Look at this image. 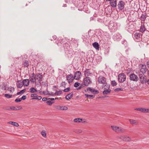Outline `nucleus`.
I'll return each mask as SVG.
<instances>
[{"mask_svg": "<svg viewBox=\"0 0 149 149\" xmlns=\"http://www.w3.org/2000/svg\"><path fill=\"white\" fill-rule=\"evenodd\" d=\"M9 91L10 92V93H13V92L14 91V88L13 87H12L10 88H9Z\"/></svg>", "mask_w": 149, "mask_h": 149, "instance_id": "ea45409f", "label": "nucleus"}, {"mask_svg": "<svg viewBox=\"0 0 149 149\" xmlns=\"http://www.w3.org/2000/svg\"><path fill=\"white\" fill-rule=\"evenodd\" d=\"M139 76L141 83L144 84L146 82V77L143 74H139Z\"/></svg>", "mask_w": 149, "mask_h": 149, "instance_id": "423d86ee", "label": "nucleus"}, {"mask_svg": "<svg viewBox=\"0 0 149 149\" xmlns=\"http://www.w3.org/2000/svg\"><path fill=\"white\" fill-rule=\"evenodd\" d=\"M70 89V87H68L63 90L64 92H68L69 91Z\"/></svg>", "mask_w": 149, "mask_h": 149, "instance_id": "79ce46f5", "label": "nucleus"}, {"mask_svg": "<svg viewBox=\"0 0 149 149\" xmlns=\"http://www.w3.org/2000/svg\"><path fill=\"white\" fill-rule=\"evenodd\" d=\"M118 8L119 9L122 10L124 8V3L123 1H120L119 2L118 5Z\"/></svg>", "mask_w": 149, "mask_h": 149, "instance_id": "4468645a", "label": "nucleus"}, {"mask_svg": "<svg viewBox=\"0 0 149 149\" xmlns=\"http://www.w3.org/2000/svg\"><path fill=\"white\" fill-rule=\"evenodd\" d=\"M50 94L49 95H54V93H53V92H52L51 93H49Z\"/></svg>", "mask_w": 149, "mask_h": 149, "instance_id": "13d9d810", "label": "nucleus"}, {"mask_svg": "<svg viewBox=\"0 0 149 149\" xmlns=\"http://www.w3.org/2000/svg\"><path fill=\"white\" fill-rule=\"evenodd\" d=\"M111 84L112 86H116L117 84V83L115 80H113L111 81Z\"/></svg>", "mask_w": 149, "mask_h": 149, "instance_id": "c9c22d12", "label": "nucleus"}, {"mask_svg": "<svg viewBox=\"0 0 149 149\" xmlns=\"http://www.w3.org/2000/svg\"><path fill=\"white\" fill-rule=\"evenodd\" d=\"M81 76V72L79 71H77L74 74V78L77 80H79Z\"/></svg>", "mask_w": 149, "mask_h": 149, "instance_id": "9d476101", "label": "nucleus"}, {"mask_svg": "<svg viewBox=\"0 0 149 149\" xmlns=\"http://www.w3.org/2000/svg\"><path fill=\"white\" fill-rule=\"evenodd\" d=\"M106 78L102 76H100L98 78V82L99 83L104 84L106 82Z\"/></svg>", "mask_w": 149, "mask_h": 149, "instance_id": "20e7f679", "label": "nucleus"}, {"mask_svg": "<svg viewBox=\"0 0 149 149\" xmlns=\"http://www.w3.org/2000/svg\"><path fill=\"white\" fill-rule=\"evenodd\" d=\"M8 123L17 127H18L19 126V125L17 123L14 122L10 121L8 122Z\"/></svg>", "mask_w": 149, "mask_h": 149, "instance_id": "a878e982", "label": "nucleus"}, {"mask_svg": "<svg viewBox=\"0 0 149 149\" xmlns=\"http://www.w3.org/2000/svg\"><path fill=\"white\" fill-rule=\"evenodd\" d=\"M110 3L112 7L115 8L117 6V0H111Z\"/></svg>", "mask_w": 149, "mask_h": 149, "instance_id": "dca6fc26", "label": "nucleus"}, {"mask_svg": "<svg viewBox=\"0 0 149 149\" xmlns=\"http://www.w3.org/2000/svg\"><path fill=\"white\" fill-rule=\"evenodd\" d=\"M146 18V15L144 14H142L141 17V21H145Z\"/></svg>", "mask_w": 149, "mask_h": 149, "instance_id": "7c9ffc66", "label": "nucleus"}, {"mask_svg": "<svg viewBox=\"0 0 149 149\" xmlns=\"http://www.w3.org/2000/svg\"><path fill=\"white\" fill-rule=\"evenodd\" d=\"M134 110L139 111L143 113H149V109H145L142 108H136Z\"/></svg>", "mask_w": 149, "mask_h": 149, "instance_id": "39448f33", "label": "nucleus"}, {"mask_svg": "<svg viewBox=\"0 0 149 149\" xmlns=\"http://www.w3.org/2000/svg\"><path fill=\"white\" fill-rule=\"evenodd\" d=\"M85 95L86 96V97H89V95H87V94H85Z\"/></svg>", "mask_w": 149, "mask_h": 149, "instance_id": "0e129e2a", "label": "nucleus"}, {"mask_svg": "<svg viewBox=\"0 0 149 149\" xmlns=\"http://www.w3.org/2000/svg\"><path fill=\"white\" fill-rule=\"evenodd\" d=\"M53 38L54 39H56L57 37L56 36H53Z\"/></svg>", "mask_w": 149, "mask_h": 149, "instance_id": "bf43d9fd", "label": "nucleus"}, {"mask_svg": "<svg viewBox=\"0 0 149 149\" xmlns=\"http://www.w3.org/2000/svg\"><path fill=\"white\" fill-rule=\"evenodd\" d=\"M112 130L117 133H123L124 130L121 127H119L115 125L111 126Z\"/></svg>", "mask_w": 149, "mask_h": 149, "instance_id": "f257e3e1", "label": "nucleus"}, {"mask_svg": "<svg viewBox=\"0 0 149 149\" xmlns=\"http://www.w3.org/2000/svg\"><path fill=\"white\" fill-rule=\"evenodd\" d=\"M93 47L96 49L99 50V45L98 43L97 42H95L93 44Z\"/></svg>", "mask_w": 149, "mask_h": 149, "instance_id": "b1692460", "label": "nucleus"}, {"mask_svg": "<svg viewBox=\"0 0 149 149\" xmlns=\"http://www.w3.org/2000/svg\"><path fill=\"white\" fill-rule=\"evenodd\" d=\"M25 91L26 89H24L21 90L20 91L18 92L17 93V95H19L21 94H23L25 92Z\"/></svg>", "mask_w": 149, "mask_h": 149, "instance_id": "72a5a7b5", "label": "nucleus"}, {"mask_svg": "<svg viewBox=\"0 0 149 149\" xmlns=\"http://www.w3.org/2000/svg\"><path fill=\"white\" fill-rule=\"evenodd\" d=\"M54 107L57 109H59L62 110H66L68 108L67 107L63 106L56 105L54 106Z\"/></svg>", "mask_w": 149, "mask_h": 149, "instance_id": "6e6552de", "label": "nucleus"}, {"mask_svg": "<svg viewBox=\"0 0 149 149\" xmlns=\"http://www.w3.org/2000/svg\"><path fill=\"white\" fill-rule=\"evenodd\" d=\"M65 82H62L61 83L60 86L61 87L63 86V87H65Z\"/></svg>", "mask_w": 149, "mask_h": 149, "instance_id": "de8ad7c7", "label": "nucleus"}, {"mask_svg": "<svg viewBox=\"0 0 149 149\" xmlns=\"http://www.w3.org/2000/svg\"><path fill=\"white\" fill-rule=\"evenodd\" d=\"M74 77L72 74H68L67 76V79L68 80V83H70L73 81Z\"/></svg>", "mask_w": 149, "mask_h": 149, "instance_id": "ddd939ff", "label": "nucleus"}, {"mask_svg": "<svg viewBox=\"0 0 149 149\" xmlns=\"http://www.w3.org/2000/svg\"><path fill=\"white\" fill-rule=\"evenodd\" d=\"M130 124L132 125H137L138 124L137 121L133 119H129V120Z\"/></svg>", "mask_w": 149, "mask_h": 149, "instance_id": "6ab92c4d", "label": "nucleus"}, {"mask_svg": "<svg viewBox=\"0 0 149 149\" xmlns=\"http://www.w3.org/2000/svg\"><path fill=\"white\" fill-rule=\"evenodd\" d=\"M120 139L125 141H130L131 140L129 136H127L124 135H121L119 137Z\"/></svg>", "mask_w": 149, "mask_h": 149, "instance_id": "1a4fd4ad", "label": "nucleus"}, {"mask_svg": "<svg viewBox=\"0 0 149 149\" xmlns=\"http://www.w3.org/2000/svg\"><path fill=\"white\" fill-rule=\"evenodd\" d=\"M36 76L37 79L39 81L41 80V79L42 77V76L40 74H38Z\"/></svg>", "mask_w": 149, "mask_h": 149, "instance_id": "c756f323", "label": "nucleus"}, {"mask_svg": "<svg viewBox=\"0 0 149 149\" xmlns=\"http://www.w3.org/2000/svg\"><path fill=\"white\" fill-rule=\"evenodd\" d=\"M73 95V92H72L70 94L67 95L65 97V98L67 100H69V99L71 98Z\"/></svg>", "mask_w": 149, "mask_h": 149, "instance_id": "4be33fe9", "label": "nucleus"}, {"mask_svg": "<svg viewBox=\"0 0 149 149\" xmlns=\"http://www.w3.org/2000/svg\"><path fill=\"white\" fill-rule=\"evenodd\" d=\"M16 110H20V109H22V107L21 106H19L17 107H16Z\"/></svg>", "mask_w": 149, "mask_h": 149, "instance_id": "8fccbe9b", "label": "nucleus"}, {"mask_svg": "<svg viewBox=\"0 0 149 149\" xmlns=\"http://www.w3.org/2000/svg\"><path fill=\"white\" fill-rule=\"evenodd\" d=\"M37 97V95L36 94H32L31 95V97H33V98L32 99H36V98Z\"/></svg>", "mask_w": 149, "mask_h": 149, "instance_id": "f704fd0d", "label": "nucleus"}, {"mask_svg": "<svg viewBox=\"0 0 149 149\" xmlns=\"http://www.w3.org/2000/svg\"><path fill=\"white\" fill-rule=\"evenodd\" d=\"M130 78L131 80L137 81L139 80L138 76L134 73L131 74L130 75Z\"/></svg>", "mask_w": 149, "mask_h": 149, "instance_id": "7ed1b4c3", "label": "nucleus"}, {"mask_svg": "<svg viewBox=\"0 0 149 149\" xmlns=\"http://www.w3.org/2000/svg\"><path fill=\"white\" fill-rule=\"evenodd\" d=\"M64 40L63 39H59L57 41V44L58 46L61 45L63 43H64Z\"/></svg>", "mask_w": 149, "mask_h": 149, "instance_id": "412c9836", "label": "nucleus"}, {"mask_svg": "<svg viewBox=\"0 0 149 149\" xmlns=\"http://www.w3.org/2000/svg\"><path fill=\"white\" fill-rule=\"evenodd\" d=\"M41 134L42 136L46 138V135H47V132L45 130L42 131L41 132Z\"/></svg>", "mask_w": 149, "mask_h": 149, "instance_id": "c85d7f7f", "label": "nucleus"}, {"mask_svg": "<svg viewBox=\"0 0 149 149\" xmlns=\"http://www.w3.org/2000/svg\"><path fill=\"white\" fill-rule=\"evenodd\" d=\"M29 81L28 79H24L22 81L23 85L25 86H28L29 84Z\"/></svg>", "mask_w": 149, "mask_h": 149, "instance_id": "aec40b11", "label": "nucleus"}, {"mask_svg": "<svg viewBox=\"0 0 149 149\" xmlns=\"http://www.w3.org/2000/svg\"><path fill=\"white\" fill-rule=\"evenodd\" d=\"M43 93L46 95H49L50 94L49 92L48 91H44L43 92Z\"/></svg>", "mask_w": 149, "mask_h": 149, "instance_id": "c03bdc74", "label": "nucleus"}, {"mask_svg": "<svg viewBox=\"0 0 149 149\" xmlns=\"http://www.w3.org/2000/svg\"><path fill=\"white\" fill-rule=\"evenodd\" d=\"M147 83L149 85V79L147 80Z\"/></svg>", "mask_w": 149, "mask_h": 149, "instance_id": "69168bd1", "label": "nucleus"}, {"mask_svg": "<svg viewBox=\"0 0 149 149\" xmlns=\"http://www.w3.org/2000/svg\"><path fill=\"white\" fill-rule=\"evenodd\" d=\"M80 84V83L78 82H76L75 83L74 85V86L75 87H77L78 86H79Z\"/></svg>", "mask_w": 149, "mask_h": 149, "instance_id": "37998d69", "label": "nucleus"}, {"mask_svg": "<svg viewBox=\"0 0 149 149\" xmlns=\"http://www.w3.org/2000/svg\"><path fill=\"white\" fill-rule=\"evenodd\" d=\"M105 86L107 87V88H104V90L103 92L104 95H107L109 93L111 92V90L109 89V85H106Z\"/></svg>", "mask_w": 149, "mask_h": 149, "instance_id": "0eeeda50", "label": "nucleus"}, {"mask_svg": "<svg viewBox=\"0 0 149 149\" xmlns=\"http://www.w3.org/2000/svg\"><path fill=\"white\" fill-rule=\"evenodd\" d=\"M86 90L87 91H90L93 93L97 94L99 93V91L98 90L92 89L90 87L87 88Z\"/></svg>", "mask_w": 149, "mask_h": 149, "instance_id": "2eb2a0df", "label": "nucleus"}, {"mask_svg": "<svg viewBox=\"0 0 149 149\" xmlns=\"http://www.w3.org/2000/svg\"><path fill=\"white\" fill-rule=\"evenodd\" d=\"M145 30L146 29L144 24L141 25L140 27V31L141 32L143 33L145 31Z\"/></svg>", "mask_w": 149, "mask_h": 149, "instance_id": "393cba45", "label": "nucleus"}, {"mask_svg": "<svg viewBox=\"0 0 149 149\" xmlns=\"http://www.w3.org/2000/svg\"><path fill=\"white\" fill-rule=\"evenodd\" d=\"M4 96L8 98H10L12 97V95L8 94H5Z\"/></svg>", "mask_w": 149, "mask_h": 149, "instance_id": "4c0bfd02", "label": "nucleus"}, {"mask_svg": "<svg viewBox=\"0 0 149 149\" xmlns=\"http://www.w3.org/2000/svg\"><path fill=\"white\" fill-rule=\"evenodd\" d=\"M105 0L106 1H111V0Z\"/></svg>", "mask_w": 149, "mask_h": 149, "instance_id": "338daca9", "label": "nucleus"}, {"mask_svg": "<svg viewBox=\"0 0 149 149\" xmlns=\"http://www.w3.org/2000/svg\"><path fill=\"white\" fill-rule=\"evenodd\" d=\"M118 78L119 82L123 83L125 81L126 75L124 73H120L118 75Z\"/></svg>", "mask_w": 149, "mask_h": 149, "instance_id": "f03ea898", "label": "nucleus"}, {"mask_svg": "<svg viewBox=\"0 0 149 149\" xmlns=\"http://www.w3.org/2000/svg\"><path fill=\"white\" fill-rule=\"evenodd\" d=\"M142 35L138 32H136L134 34V38L136 39L139 40L141 38Z\"/></svg>", "mask_w": 149, "mask_h": 149, "instance_id": "f3484780", "label": "nucleus"}, {"mask_svg": "<svg viewBox=\"0 0 149 149\" xmlns=\"http://www.w3.org/2000/svg\"><path fill=\"white\" fill-rule=\"evenodd\" d=\"M42 99V97L41 96H38L36 98V100H40Z\"/></svg>", "mask_w": 149, "mask_h": 149, "instance_id": "3c124183", "label": "nucleus"}, {"mask_svg": "<svg viewBox=\"0 0 149 149\" xmlns=\"http://www.w3.org/2000/svg\"><path fill=\"white\" fill-rule=\"evenodd\" d=\"M48 100V99L47 97H44L42 99V100L43 101H46Z\"/></svg>", "mask_w": 149, "mask_h": 149, "instance_id": "864d4df0", "label": "nucleus"}, {"mask_svg": "<svg viewBox=\"0 0 149 149\" xmlns=\"http://www.w3.org/2000/svg\"><path fill=\"white\" fill-rule=\"evenodd\" d=\"M21 98H17L15 100V101L16 102H19L21 101Z\"/></svg>", "mask_w": 149, "mask_h": 149, "instance_id": "a18cd8bd", "label": "nucleus"}, {"mask_svg": "<svg viewBox=\"0 0 149 149\" xmlns=\"http://www.w3.org/2000/svg\"><path fill=\"white\" fill-rule=\"evenodd\" d=\"M24 67H27L29 66V62L28 61H26L23 64Z\"/></svg>", "mask_w": 149, "mask_h": 149, "instance_id": "a19ab883", "label": "nucleus"}, {"mask_svg": "<svg viewBox=\"0 0 149 149\" xmlns=\"http://www.w3.org/2000/svg\"><path fill=\"white\" fill-rule=\"evenodd\" d=\"M91 97L92 98H93L95 97V95H89V97Z\"/></svg>", "mask_w": 149, "mask_h": 149, "instance_id": "6e6d98bb", "label": "nucleus"}, {"mask_svg": "<svg viewBox=\"0 0 149 149\" xmlns=\"http://www.w3.org/2000/svg\"><path fill=\"white\" fill-rule=\"evenodd\" d=\"M147 64L148 67V68H149V61H147Z\"/></svg>", "mask_w": 149, "mask_h": 149, "instance_id": "4d7b16f0", "label": "nucleus"}, {"mask_svg": "<svg viewBox=\"0 0 149 149\" xmlns=\"http://www.w3.org/2000/svg\"><path fill=\"white\" fill-rule=\"evenodd\" d=\"M148 75L149 76V71H148Z\"/></svg>", "mask_w": 149, "mask_h": 149, "instance_id": "774afa93", "label": "nucleus"}, {"mask_svg": "<svg viewBox=\"0 0 149 149\" xmlns=\"http://www.w3.org/2000/svg\"><path fill=\"white\" fill-rule=\"evenodd\" d=\"M83 120L82 121H81V122H82L83 123H85L86 122V120L84 119H83Z\"/></svg>", "mask_w": 149, "mask_h": 149, "instance_id": "052dcab7", "label": "nucleus"}, {"mask_svg": "<svg viewBox=\"0 0 149 149\" xmlns=\"http://www.w3.org/2000/svg\"><path fill=\"white\" fill-rule=\"evenodd\" d=\"M17 86L19 88H21L23 86L22 82L21 80H18L16 83Z\"/></svg>", "mask_w": 149, "mask_h": 149, "instance_id": "a211bd4d", "label": "nucleus"}, {"mask_svg": "<svg viewBox=\"0 0 149 149\" xmlns=\"http://www.w3.org/2000/svg\"><path fill=\"white\" fill-rule=\"evenodd\" d=\"M30 91L31 93H34L37 92V90L34 88L32 87L30 89Z\"/></svg>", "mask_w": 149, "mask_h": 149, "instance_id": "2f4dec72", "label": "nucleus"}, {"mask_svg": "<svg viewBox=\"0 0 149 149\" xmlns=\"http://www.w3.org/2000/svg\"><path fill=\"white\" fill-rule=\"evenodd\" d=\"M140 71L143 74L145 73L147 71V68L146 65L142 64L140 68Z\"/></svg>", "mask_w": 149, "mask_h": 149, "instance_id": "9b49d317", "label": "nucleus"}, {"mask_svg": "<svg viewBox=\"0 0 149 149\" xmlns=\"http://www.w3.org/2000/svg\"><path fill=\"white\" fill-rule=\"evenodd\" d=\"M122 43L123 44L126 45L127 44V42L126 40H124L122 42Z\"/></svg>", "mask_w": 149, "mask_h": 149, "instance_id": "603ef678", "label": "nucleus"}, {"mask_svg": "<svg viewBox=\"0 0 149 149\" xmlns=\"http://www.w3.org/2000/svg\"><path fill=\"white\" fill-rule=\"evenodd\" d=\"M26 98V95H23L22 97L21 98V100H25Z\"/></svg>", "mask_w": 149, "mask_h": 149, "instance_id": "49530a36", "label": "nucleus"}, {"mask_svg": "<svg viewBox=\"0 0 149 149\" xmlns=\"http://www.w3.org/2000/svg\"><path fill=\"white\" fill-rule=\"evenodd\" d=\"M82 87L81 86H80L77 88V90H79Z\"/></svg>", "mask_w": 149, "mask_h": 149, "instance_id": "680f3d73", "label": "nucleus"}, {"mask_svg": "<svg viewBox=\"0 0 149 149\" xmlns=\"http://www.w3.org/2000/svg\"><path fill=\"white\" fill-rule=\"evenodd\" d=\"M91 74V73L88 70L86 69L85 71L84 74L85 77H88Z\"/></svg>", "mask_w": 149, "mask_h": 149, "instance_id": "bb28decb", "label": "nucleus"}, {"mask_svg": "<svg viewBox=\"0 0 149 149\" xmlns=\"http://www.w3.org/2000/svg\"><path fill=\"white\" fill-rule=\"evenodd\" d=\"M62 93V92L61 91H56L54 93L55 95H59L61 94Z\"/></svg>", "mask_w": 149, "mask_h": 149, "instance_id": "e433bc0d", "label": "nucleus"}, {"mask_svg": "<svg viewBox=\"0 0 149 149\" xmlns=\"http://www.w3.org/2000/svg\"><path fill=\"white\" fill-rule=\"evenodd\" d=\"M81 132H81V130H78V131L77 132H78V133H80Z\"/></svg>", "mask_w": 149, "mask_h": 149, "instance_id": "e2e57ef3", "label": "nucleus"}, {"mask_svg": "<svg viewBox=\"0 0 149 149\" xmlns=\"http://www.w3.org/2000/svg\"><path fill=\"white\" fill-rule=\"evenodd\" d=\"M91 83L90 78L89 77H86L84 80V84L86 86H87L89 84Z\"/></svg>", "mask_w": 149, "mask_h": 149, "instance_id": "f8f14e48", "label": "nucleus"}, {"mask_svg": "<svg viewBox=\"0 0 149 149\" xmlns=\"http://www.w3.org/2000/svg\"><path fill=\"white\" fill-rule=\"evenodd\" d=\"M55 99L53 98H48V100H49L54 101Z\"/></svg>", "mask_w": 149, "mask_h": 149, "instance_id": "5fc2aeb1", "label": "nucleus"}, {"mask_svg": "<svg viewBox=\"0 0 149 149\" xmlns=\"http://www.w3.org/2000/svg\"><path fill=\"white\" fill-rule=\"evenodd\" d=\"M83 119H81L80 118H75L74 119V122L79 123H80L81 121H82Z\"/></svg>", "mask_w": 149, "mask_h": 149, "instance_id": "cd10ccee", "label": "nucleus"}, {"mask_svg": "<svg viewBox=\"0 0 149 149\" xmlns=\"http://www.w3.org/2000/svg\"><path fill=\"white\" fill-rule=\"evenodd\" d=\"M123 89L121 88H116L115 89L114 91L116 92H118L120 91H123Z\"/></svg>", "mask_w": 149, "mask_h": 149, "instance_id": "58836bf2", "label": "nucleus"}, {"mask_svg": "<svg viewBox=\"0 0 149 149\" xmlns=\"http://www.w3.org/2000/svg\"><path fill=\"white\" fill-rule=\"evenodd\" d=\"M54 103V101H52L51 100H48L46 102V103L49 105H51L52 104Z\"/></svg>", "mask_w": 149, "mask_h": 149, "instance_id": "473e14b6", "label": "nucleus"}, {"mask_svg": "<svg viewBox=\"0 0 149 149\" xmlns=\"http://www.w3.org/2000/svg\"><path fill=\"white\" fill-rule=\"evenodd\" d=\"M32 75L30 77V81L33 82H34L36 81V76L34 73L32 74Z\"/></svg>", "mask_w": 149, "mask_h": 149, "instance_id": "5701e85b", "label": "nucleus"}, {"mask_svg": "<svg viewBox=\"0 0 149 149\" xmlns=\"http://www.w3.org/2000/svg\"><path fill=\"white\" fill-rule=\"evenodd\" d=\"M10 109L12 110H16V108L15 107H14L12 106L10 107Z\"/></svg>", "mask_w": 149, "mask_h": 149, "instance_id": "09e8293b", "label": "nucleus"}]
</instances>
